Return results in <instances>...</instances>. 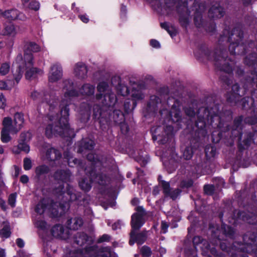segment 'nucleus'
Wrapping results in <instances>:
<instances>
[{
  "label": "nucleus",
  "instance_id": "obj_1",
  "mask_svg": "<svg viewBox=\"0 0 257 257\" xmlns=\"http://www.w3.org/2000/svg\"><path fill=\"white\" fill-rule=\"evenodd\" d=\"M205 101L206 106L198 109L196 121L200 118V120L205 122L203 127L206 134L207 125L215 129L211 133V140L213 143L217 144L223 138V134L230 131L229 123L232 119L233 113L230 109H223L222 104L215 100L214 96L205 97Z\"/></svg>",
  "mask_w": 257,
  "mask_h": 257
},
{
  "label": "nucleus",
  "instance_id": "obj_2",
  "mask_svg": "<svg viewBox=\"0 0 257 257\" xmlns=\"http://www.w3.org/2000/svg\"><path fill=\"white\" fill-rule=\"evenodd\" d=\"M198 52H195L198 59L202 57L214 62L216 69L227 74H231L233 70L235 62L228 57L226 49L223 46H218L213 50L209 49L205 44L198 46Z\"/></svg>",
  "mask_w": 257,
  "mask_h": 257
},
{
  "label": "nucleus",
  "instance_id": "obj_3",
  "mask_svg": "<svg viewBox=\"0 0 257 257\" xmlns=\"http://www.w3.org/2000/svg\"><path fill=\"white\" fill-rule=\"evenodd\" d=\"M251 199L257 205V192L251 195ZM234 221L241 220L248 224L254 225L257 229V214L249 212H245L238 209L233 210L232 214ZM243 248L246 249V253L257 250V232H247L242 237Z\"/></svg>",
  "mask_w": 257,
  "mask_h": 257
},
{
  "label": "nucleus",
  "instance_id": "obj_4",
  "mask_svg": "<svg viewBox=\"0 0 257 257\" xmlns=\"http://www.w3.org/2000/svg\"><path fill=\"white\" fill-rule=\"evenodd\" d=\"M69 104L68 101L63 100L60 103V116L54 126L53 124H48L45 128V135L50 139L53 135H58L62 137L74 138L75 136L74 130L70 128L69 120Z\"/></svg>",
  "mask_w": 257,
  "mask_h": 257
},
{
  "label": "nucleus",
  "instance_id": "obj_5",
  "mask_svg": "<svg viewBox=\"0 0 257 257\" xmlns=\"http://www.w3.org/2000/svg\"><path fill=\"white\" fill-rule=\"evenodd\" d=\"M200 120L199 118L198 121H195L196 129L190 139V146L185 148L183 154V158L186 161H189L185 166V169L188 172L197 171L200 166L199 162H195L194 160L190 161L193 157L194 150L199 147L201 144V141L204 140L206 135V131L203 127L205 126V122Z\"/></svg>",
  "mask_w": 257,
  "mask_h": 257
},
{
  "label": "nucleus",
  "instance_id": "obj_6",
  "mask_svg": "<svg viewBox=\"0 0 257 257\" xmlns=\"http://www.w3.org/2000/svg\"><path fill=\"white\" fill-rule=\"evenodd\" d=\"M226 37V40L229 42L228 50L232 55H244L247 54L250 50L254 46V42L249 40L247 43L242 42L243 39V31L240 25H237L231 30Z\"/></svg>",
  "mask_w": 257,
  "mask_h": 257
},
{
  "label": "nucleus",
  "instance_id": "obj_7",
  "mask_svg": "<svg viewBox=\"0 0 257 257\" xmlns=\"http://www.w3.org/2000/svg\"><path fill=\"white\" fill-rule=\"evenodd\" d=\"M152 132V139L154 141H157L159 145H165L169 141H171L174 137V127L171 125H167L166 126H158Z\"/></svg>",
  "mask_w": 257,
  "mask_h": 257
},
{
  "label": "nucleus",
  "instance_id": "obj_8",
  "mask_svg": "<svg viewBox=\"0 0 257 257\" xmlns=\"http://www.w3.org/2000/svg\"><path fill=\"white\" fill-rule=\"evenodd\" d=\"M244 63L245 65L251 66L253 68V70L251 71L249 75L245 76V87L246 88L253 87L255 85L257 90V60L256 55L253 54L252 55L246 57L244 59Z\"/></svg>",
  "mask_w": 257,
  "mask_h": 257
},
{
  "label": "nucleus",
  "instance_id": "obj_9",
  "mask_svg": "<svg viewBox=\"0 0 257 257\" xmlns=\"http://www.w3.org/2000/svg\"><path fill=\"white\" fill-rule=\"evenodd\" d=\"M234 137H238L237 146L239 153H243L245 150H247L252 144L254 143V133L245 131L240 132L234 135Z\"/></svg>",
  "mask_w": 257,
  "mask_h": 257
},
{
  "label": "nucleus",
  "instance_id": "obj_10",
  "mask_svg": "<svg viewBox=\"0 0 257 257\" xmlns=\"http://www.w3.org/2000/svg\"><path fill=\"white\" fill-rule=\"evenodd\" d=\"M217 239L219 241L220 249L225 251L230 257H238V252L247 250L246 248H243V243L241 241H234L230 244L226 240L221 241L219 236Z\"/></svg>",
  "mask_w": 257,
  "mask_h": 257
},
{
  "label": "nucleus",
  "instance_id": "obj_11",
  "mask_svg": "<svg viewBox=\"0 0 257 257\" xmlns=\"http://www.w3.org/2000/svg\"><path fill=\"white\" fill-rule=\"evenodd\" d=\"M110 112L102 105L94 104L93 106L92 119L95 122H98L101 128L107 124L110 118Z\"/></svg>",
  "mask_w": 257,
  "mask_h": 257
},
{
  "label": "nucleus",
  "instance_id": "obj_12",
  "mask_svg": "<svg viewBox=\"0 0 257 257\" xmlns=\"http://www.w3.org/2000/svg\"><path fill=\"white\" fill-rule=\"evenodd\" d=\"M243 89L241 88L238 83L232 85L231 90L226 94V97L227 102L241 106L240 104L241 100L239 99L244 94V92L250 88V87L246 88L245 87V77L243 79Z\"/></svg>",
  "mask_w": 257,
  "mask_h": 257
},
{
  "label": "nucleus",
  "instance_id": "obj_13",
  "mask_svg": "<svg viewBox=\"0 0 257 257\" xmlns=\"http://www.w3.org/2000/svg\"><path fill=\"white\" fill-rule=\"evenodd\" d=\"M136 212L131 216V230H140L145 223L144 216L146 215V211L142 206H138L135 208Z\"/></svg>",
  "mask_w": 257,
  "mask_h": 257
},
{
  "label": "nucleus",
  "instance_id": "obj_14",
  "mask_svg": "<svg viewBox=\"0 0 257 257\" xmlns=\"http://www.w3.org/2000/svg\"><path fill=\"white\" fill-rule=\"evenodd\" d=\"M251 97L242 98L240 101L241 108L243 110H249L250 113L254 109H257V90H251Z\"/></svg>",
  "mask_w": 257,
  "mask_h": 257
},
{
  "label": "nucleus",
  "instance_id": "obj_15",
  "mask_svg": "<svg viewBox=\"0 0 257 257\" xmlns=\"http://www.w3.org/2000/svg\"><path fill=\"white\" fill-rule=\"evenodd\" d=\"M86 173L89 176L91 177L93 182H95L101 186H105L109 181V177L101 172H97L96 169H86Z\"/></svg>",
  "mask_w": 257,
  "mask_h": 257
},
{
  "label": "nucleus",
  "instance_id": "obj_16",
  "mask_svg": "<svg viewBox=\"0 0 257 257\" xmlns=\"http://www.w3.org/2000/svg\"><path fill=\"white\" fill-rule=\"evenodd\" d=\"M139 230H131L130 233L129 244L133 245L135 243L138 245H142L147 239V234L145 230L138 232Z\"/></svg>",
  "mask_w": 257,
  "mask_h": 257
},
{
  "label": "nucleus",
  "instance_id": "obj_17",
  "mask_svg": "<svg viewBox=\"0 0 257 257\" xmlns=\"http://www.w3.org/2000/svg\"><path fill=\"white\" fill-rule=\"evenodd\" d=\"M117 102V97L115 93L111 91H108L103 94L102 100V105L110 112L113 107Z\"/></svg>",
  "mask_w": 257,
  "mask_h": 257
},
{
  "label": "nucleus",
  "instance_id": "obj_18",
  "mask_svg": "<svg viewBox=\"0 0 257 257\" xmlns=\"http://www.w3.org/2000/svg\"><path fill=\"white\" fill-rule=\"evenodd\" d=\"M3 16L9 21L20 20L25 21L27 18L22 12L16 9H11L5 11L2 13Z\"/></svg>",
  "mask_w": 257,
  "mask_h": 257
},
{
  "label": "nucleus",
  "instance_id": "obj_19",
  "mask_svg": "<svg viewBox=\"0 0 257 257\" xmlns=\"http://www.w3.org/2000/svg\"><path fill=\"white\" fill-rule=\"evenodd\" d=\"M74 242L80 246L93 243L92 237L84 232H77L73 236Z\"/></svg>",
  "mask_w": 257,
  "mask_h": 257
},
{
  "label": "nucleus",
  "instance_id": "obj_20",
  "mask_svg": "<svg viewBox=\"0 0 257 257\" xmlns=\"http://www.w3.org/2000/svg\"><path fill=\"white\" fill-rule=\"evenodd\" d=\"M223 215L224 214L222 211L220 212L218 214V218L221 222V228L226 237L233 239L235 238V230L233 227L227 225L223 222Z\"/></svg>",
  "mask_w": 257,
  "mask_h": 257
},
{
  "label": "nucleus",
  "instance_id": "obj_21",
  "mask_svg": "<svg viewBox=\"0 0 257 257\" xmlns=\"http://www.w3.org/2000/svg\"><path fill=\"white\" fill-rule=\"evenodd\" d=\"M95 145L93 140L89 138L82 139L78 145V152L83 153L88 151H92Z\"/></svg>",
  "mask_w": 257,
  "mask_h": 257
},
{
  "label": "nucleus",
  "instance_id": "obj_22",
  "mask_svg": "<svg viewBox=\"0 0 257 257\" xmlns=\"http://www.w3.org/2000/svg\"><path fill=\"white\" fill-rule=\"evenodd\" d=\"M71 172L68 169H58L53 174V178L55 180L60 181L63 183H67L70 180Z\"/></svg>",
  "mask_w": 257,
  "mask_h": 257
},
{
  "label": "nucleus",
  "instance_id": "obj_23",
  "mask_svg": "<svg viewBox=\"0 0 257 257\" xmlns=\"http://www.w3.org/2000/svg\"><path fill=\"white\" fill-rule=\"evenodd\" d=\"M51 74L49 76V81L55 82L60 79L62 76V68L61 65L56 64L51 67Z\"/></svg>",
  "mask_w": 257,
  "mask_h": 257
},
{
  "label": "nucleus",
  "instance_id": "obj_24",
  "mask_svg": "<svg viewBox=\"0 0 257 257\" xmlns=\"http://www.w3.org/2000/svg\"><path fill=\"white\" fill-rule=\"evenodd\" d=\"M50 168L45 164L38 165L35 169V178L38 181H41L43 178L46 177L47 175L50 173Z\"/></svg>",
  "mask_w": 257,
  "mask_h": 257
},
{
  "label": "nucleus",
  "instance_id": "obj_25",
  "mask_svg": "<svg viewBox=\"0 0 257 257\" xmlns=\"http://www.w3.org/2000/svg\"><path fill=\"white\" fill-rule=\"evenodd\" d=\"M245 118L243 116L241 115L235 117L232 125H230V131H231V134L232 136L238 133V131L241 132L242 130V123L243 121Z\"/></svg>",
  "mask_w": 257,
  "mask_h": 257
},
{
  "label": "nucleus",
  "instance_id": "obj_26",
  "mask_svg": "<svg viewBox=\"0 0 257 257\" xmlns=\"http://www.w3.org/2000/svg\"><path fill=\"white\" fill-rule=\"evenodd\" d=\"M224 14V8L219 5L212 6L208 11V16L212 19H220L223 17Z\"/></svg>",
  "mask_w": 257,
  "mask_h": 257
},
{
  "label": "nucleus",
  "instance_id": "obj_27",
  "mask_svg": "<svg viewBox=\"0 0 257 257\" xmlns=\"http://www.w3.org/2000/svg\"><path fill=\"white\" fill-rule=\"evenodd\" d=\"M81 109L80 120L82 122L87 123L90 118V106L86 102H82L80 105Z\"/></svg>",
  "mask_w": 257,
  "mask_h": 257
},
{
  "label": "nucleus",
  "instance_id": "obj_28",
  "mask_svg": "<svg viewBox=\"0 0 257 257\" xmlns=\"http://www.w3.org/2000/svg\"><path fill=\"white\" fill-rule=\"evenodd\" d=\"M59 202L50 200L48 204V210L53 217H59L63 215V212H60L59 208Z\"/></svg>",
  "mask_w": 257,
  "mask_h": 257
},
{
  "label": "nucleus",
  "instance_id": "obj_29",
  "mask_svg": "<svg viewBox=\"0 0 257 257\" xmlns=\"http://www.w3.org/2000/svg\"><path fill=\"white\" fill-rule=\"evenodd\" d=\"M83 224V220L82 218L77 217L71 218L66 222L67 227L70 230H76L78 229Z\"/></svg>",
  "mask_w": 257,
  "mask_h": 257
},
{
  "label": "nucleus",
  "instance_id": "obj_30",
  "mask_svg": "<svg viewBox=\"0 0 257 257\" xmlns=\"http://www.w3.org/2000/svg\"><path fill=\"white\" fill-rule=\"evenodd\" d=\"M169 122H179L181 120L180 107H178L174 109L170 110L168 112V116L166 118Z\"/></svg>",
  "mask_w": 257,
  "mask_h": 257
},
{
  "label": "nucleus",
  "instance_id": "obj_31",
  "mask_svg": "<svg viewBox=\"0 0 257 257\" xmlns=\"http://www.w3.org/2000/svg\"><path fill=\"white\" fill-rule=\"evenodd\" d=\"M46 157L49 162H54L61 158L62 154L58 150L51 147L47 150Z\"/></svg>",
  "mask_w": 257,
  "mask_h": 257
},
{
  "label": "nucleus",
  "instance_id": "obj_32",
  "mask_svg": "<svg viewBox=\"0 0 257 257\" xmlns=\"http://www.w3.org/2000/svg\"><path fill=\"white\" fill-rule=\"evenodd\" d=\"M14 121L16 127L14 128L15 132H19L23 127L25 122L24 115L22 112H17L14 116Z\"/></svg>",
  "mask_w": 257,
  "mask_h": 257
},
{
  "label": "nucleus",
  "instance_id": "obj_33",
  "mask_svg": "<svg viewBox=\"0 0 257 257\" xmlns=\"http://www.w3.org/2000/svg\"><path fill=\"white\" fill-rule=\"evenodd\" d=\"M193 20L194 24L197 28H204L205 21L203 19V12L200 10V8H197L195 9Z\"/></svg>",
  "mask_w": 257,
  "mask_h": 257
},
{
  "label": "nucleus",
  "instance_id": "obj_34",
  "mask_svg": "<svg viewBox=\"0 0 257 257\" xmlns=\"http://www.w3.org/2000/svg\"><path fill=\"white\" fill-rule=\"evenodd\" d=\"M87 68L82 63H78L74 68L75 75L80 79H84L87 76Z\"/></svg>",
  "mask_w": 257,
  "mask_h": 257
},
{
  "label": "nucleus",
  "instance_id": "obj_35",
  "mask_svg": "<svg viewBox=\"0 0 257 257\" xmlns=\"http://www.w3.org/2000/svg\"><path fill=\"white\" fill-rule=\"evenodd\" d=\"M87 160L91 163L90 167H87L85 170L87 168L89 170L96 169L98 166L101 165V162L98 158L97 156L93 153H88L86 156Z\"/></svg>",
  "mask_w": 257,
  "mask_h": 257
},
{
  "label": "nucleus",
  "instance_id": "obj_36",
  "mask_svg": "<svg viewBox=\"0 0 257 257\" xmlns=\"http://www.w3.org/2000/svg\"><path fill=\"white\" fill-rule=\"evenodd\" d=\"M92 183L93 181L90 176H89V178L85 177L79 182V186L82 190L88 192L91 189Z\"/></svg>",
  "mask_w": 257,
  "mask_h": 257
},
{
  "label": "nucleus",
  "instance_id": "obj_37",
  "mask_svg": "<svg viewBox=\"0 0 257 257\" xmlns=\"http://www.w3.org/2000/svg\"><path fill=\"white\" fill-rule=\"evenodd\" d=\"M31 68H27L25 73V77L28 80H31L35 78L38 74H42L43 70L37 67H31Z\"/></svg>",
  "mask_w": 257,
  "mask_h": 257
},
{
  "label": "nucleus",
  "instance_id": "obj_38",
  "mask_svg": "<svg viewBox=\"0 0 257 257\" xmlns=\"http://www.w3.org/2000/svg\"><path fill=\"white\" fill-rule=\"evenodd\" d=\"M2 125L3 126L2 129L11 131V134L15 135L18 133V132H15V131L14 130V128H15L16 127L15 124H13V120L11 117H4L3 120Z\"/></svg>",
  "mask_w": 257,
  "mask_h": 257
},
{
  "label": "nucleus",
  "instance_id": "obj_39",
  "mask_svg": "<svg viewBox=\"0 0 257 257\" xmlns=\"http://www.w3.org/2000/svg\"><path fill=\"white\" fill-rule=\"evenodd\" d=\"M112 115V119L115 124L124 121L125 117L123 112L119 109H114L110 115Z\"/></svg>",
  "mask_w": 257,
  "mask_h": 257
},
{
  "label": "nucleus",
  "instance_id": "obj_40",
  "mask_svg": "<svg viewBox=\"0 0 257 257\" xmlns=\"http://www.w3.org/2000/svg\"><path fill=\"white\" fill-rule=\"evenodd\" d=\"M49 202L44 199L40 200L35 207V211L38 214L42 215L48 208Z\"/></svg>",
  "mask_w": 257,
  "mask_h": 257
},
{
  "label": "nucleus",
  "instance_id": "obj_41",
  "mask_svg": "<svg viewBox=\"0 0 257 257\" xmlns=\"http://www.w3.org/2000/svg\"><path fill=\"white\" fill-rule=\"evenodd\" d=\"M166 103L168 108L170 110L174 109V108L178 107H181L182 105V102L179 99L172 96L167 97Z\"/></svg>",
  "mask_w": 257,
  "mask_h": 257
},
{
  "label": "nucleus",
  "instance_id": "obj_42",
  "mask_svg": "<svg viewBox=\"0 0 257 257\" xmlns=\"http://www.w3.org/2000/svg\"><path fill=\"white\" fill-rule=\"evenodd\" d=\"M64 231V228L62 225L57 224L52 227L51 233L52 235L54 237H62Z\"/></svg>",
  "mask_w": 257,
  "mask_h": 257
},
{
  "label": "nucleus",
  "instance_id": "obj_43",
  "mask_svg": "<svg viewBox=\"0 0 257 257\" xmlns=\"http://www.w3.org/2000/svg\"><path fill=\"white\" fill-rule=\"evenodd\" d=\"M137 102L134 99H126L123 104V108L124 112L128 114L132 110L134 109L136 107Z\"/></svg>",
  "mask_w": 257,
  "mask_h": 257
},
{
  "label": "nucleus",
  "instance_id": "obj_44",
  "mask_svg": "<svg viewBox=\"0 0 257 257\" xmlns=\"http://www.w3.org/2000/svg\"><path fill=\"white\" fill-rule=\"evenodd\" d=\"M95 87L93 85L90 84H83L80 89L82 95L87 96L93 95L94 93Z\"/></svg>",
  "mask_w": 257,
  "mask_h": 257
},
{
  "label": "nucleus",
  "instance_id": "obj_45",
  "mask_svg": "<svg viewBox=\"0 0 257 257\" xmlns=\"http://www.w3.org/2000/svg\"><path fill=\"white\" fill-rule=\"evenodd\" d=\"M160 26L162 29L165 30L168 32L171 38H173L177 35V31L175 27L173 26H170L168 22H165L161 23Z\"/></svg>",
  "mask_w": 257,
  "mask_h": 257
},
{
  "label": "nucleus",
  "instance_id": "obj_46",
  "mask_svg": "<svg viewBox=\"0 0 257 257\" xmlns=\"http://www.w3.org/2000/svg\"><path fill=\"white\" fill-rule=\"evenodd\" d=\"M204 151L206 159L207 160H209L211 158H213L215 157L216 154V148L214 146L211 144H209L205 146Z\"/></svg>",
  "mask_w": 257,
  "mask_h": 257
},
{
  "label": "nucleus",
  "instance_id": "obj_47",
  "mask_svg": "<svg viewBox=\"0 0 257 257\" xmlns=\"http://www.w3.org/2000/svg\"><path fill=\"white\" fill-rule=\"evenodd\" d=\"M192 242L195 247H196V246L198 245L199 244H203V246L202 247V248H204V249H208L210 247V244L205 239H203L199 236H194L193 238Z\"/></svg>",
  "mask_w": 257,
  "mask_h": 257
},
{
  "label": "nucleus",
  "instance_id": "obj_48",
  "mask_svg": "<svg viewBox=\"0 0 257 257\" xmlns=\"http://www.w3.org/2000/svg\"><path fill=\"white\" fill-rule=\"evenodd\" d=\"M24 59L25 67L26 69L30 68L33 66L34 57L32 53H29L25 51L24 54Z\"/></svg>",
  "mask_w": 257,
  "mask_h": 257
},
{
  "label": "nucleus",
  "instance_id": "obj_49",
  "mask_svg": "<svg viewBox=\"0 0 257 257\" xmlns=\"http://www.w3.org/2000/svg\"><path fill=\"white\" fill-rule=\"evenodd\" d=\"M26 50L25 51L29 53L32 52H38L40 51V47L35 42H29L27 43L26 45Z\"/></svg>",
  "mask_w": 257,
  "mask_h": 257
},
{
  "label": "nucleus",
  "instance_id": "obj_50",
  "mask_svg": "<svg viewBox=\"0 0 257 257\" xmlns=\"http://www.w3.org/2000/svg\"><path fill=\"white\" fill-rule=\"evenodd\" d=\"M24 70V67L20 65H18L16 67V73H14V71L12 70V72L13 73V75L15 78V80L17 82V83H19L20 80H21L23 73Z\"/></svg>",
  "mask_w": 257,
  "mask_h": 257
},
{
  "label": "nucleus",
  "instance_id": "obj_51",
  "mask_svg": "<svg viewBox=\"0 0 257 257\" xmlns=\"http://www.w3.org/2000/svg\"><path fill=\"white\" fill-rule=\"evenodd\" d=\"M10 133L11 134V131L10 130L2 129L1 139L3 143H8L11 140L12 138L10 136Z\"/></svg>",
  "mask_w": 257,
  "mask_h": 257
},
{
  "label": "nucleus",
  "instance_id": "obj_52",
  "mask_svg": "<svg viewBox=\"0 0 257 257\" xmlns=\"http://www.w3.org/2000/svg\"><path fill=\"white\" fill-rule=\"evenodd\" d=\"M97 257H111V251L109 246L100 248Z\"/></svg>",
  "mask_w": 257,
  "mask_h": 257
},
{
  "label": "nucleus",
  "instance_id": "obj_53",
  "mask_svg": "<svg viewBox=\"0 0 257 257\" xmlns=\"http://www.w3.org/2000/svg\"><path fill=\"white\" fill-rule=\"evenodd\" d=\"M117 93L122 96H126L130 93V90L128 86L123 84H121L116 89Z\"/></svg>",
  "mask_w": 257,
  "mask_h": 257
},
{
  "label": "nucleus",
  "instance_id": "obj_54",
  "mask_svg": "<svg viewBox=\"0 0 257 257\" xmlns=\"http://www.w3.org/2000/svg\"><path fill=\"white\" fill-rule=\"evenodd\" d=\"M140 253L142 257H151L152 254V251L149 246L145 245L141 248Z\"/></svg>",
  "mask_w": 257,
  "mask_h": 257
},
{
  "label": "nucleus",
  "instance_id": "obj_55",
  "mask_svg": "<svg viewBox=\"0 0 257 257\" xmlns=\"http://www.w3.org/2000/svg\"><path fill=\"white\" fill-rule=\"evenodd\" d=\"M179 22L182 28L186 30L187 29V27L189 24V20L188 17L180 15L179 18Z\"/></svg>",
  "mask_w": 257,
  "mask_h": 257
},
{
  "label": "nucleus",
  "instance_id": "obj_56",
  "mask_svg": "<svg viewBox=\"0 0 257 257\" xmlns=\"http://www.w3.org/2000/svg\"><path fill=\"white\" fill-rule=\"evenodd\" d=\"M205 29L206 32L214 33L216 30V24L214 22H210L206 24H204Z\"/></svg>",
  "mask_w": 257,
  "mask_h": 257
},
{
  "label": "nucleus",
  "instance_id": "obj_57",
  "mask_svg": "<svg viewBox=\"0 0 257 257\" xmlns=\"http://www.w3.org/2000/svg\"><path fill=\"white\" fill-rule=\"evenodd\" d=\"M65 193H66L69 196V200L70 201H74L78 199L76 195L72 192V189L71 188L70 185L68 184H67Z\"/></svg>",
  "mask_w": 257,
  "mask_h": 257
},
{
  "label": "nucleus",
  "instance_id": "obj_58",
  "mask_svg": "<svg viewBox=\"0 0 257 257\" xmlns=\"http://www.w3.org/2000/svg\"><path fill=\"white\" fill-rule=\"evenodd\" d=\"M68 165L70 167H74L80 166L81 164V160L77 158H69L67 160Z\"/></svg>",
  "mask_w": 257,
  "mask_h": 257
},
{
  "label": "nucleus",
  "instance_id": "obj_59",
  "mask_svg": "<svg viewBox=\"0 0 257 257\" xmlns=\"http://www.w3.org/2000/svg\"><path fill=\"white\" fill-rule=\"evenodd\" d=\"M161 185L163 188V193L165 196H167V194H169V191L171 190L170 183L164 180H161Z\"/></svg>",
  "mask_w": 257,
  "mask_h": 257
},
{
  "label": "nucleus",
  "instance_id": "obj_60",
  "mask_svg": "<svg viewBox=\"0 0 257 257\" xmlns=\"http://www.w3.org/2000/svg\"><path fill=\"white\" fill-rule=\"evenodd\" d=\"M64 95L65 97H77L79 95V92L74 87L71 89L66 90Z\"/></svg>",
  "mask_w": 257,
  "mask_h": 257
},
{
  "label": "nucleus",
  "instance_id": "obj_61",
  "mask_svg": "<svg viewBox=\"0 0 257 257\" xmlns=\"http://www.w3.org/2000/svg\"><path fill=\"white\" fill-rule=\"evenodd\" d=\"M111 82L112 85L114 86L116 89L122 84L120 77L116 75L112 77Z\"/></svg>",
  "mask_w": 257,
  "mask_h": 257
},
{
  "label": "nucleus",
  "instance_id": "obj_62",
  "mask_svg": "<svg viewBox=\"0 0 257 257\" xmlns=\"http://www.w3.org/2000/svg\"><path fill=\"white\" fill-rule=\"evenodd\" d=\"M194 182L192 179L186 180H182L180 182V187L182 189H188L191 188L193 185Z\"/></svg>",
  "mask_w": 257,
  "mask_h": 257
},
{
  "label": "nucleus",
  "instance_id": "obj_63",
  "mask_svg": "<svg viewBox=\"0 0 257 257\" xmlns=\"http://www.w3.org/2000/svg\"><path fill=\"white\" fill-rule=\"evenodd\" d=\"M208 252V251H210L211 254L213 255H214L215 257H225V255L224 253H222L221 252H219L216 248L214 247H212L210 248V246L209 247V249H205Z\"/></svg>",
  "mask_w": 257,
  "mask_h": 257
},
{
  "label": "nucleus",
  "instance_id": "obj_64",
  "mask_svg": "<svg viewBox=\"0 0 257 257\" xmlns=\"http://www.w3.org/2000/svg\"><path fill=\"white\" fill-rule=\"evenodd\" d=\"M10 66L8 63H3L0 67V74L2 75H6L10 71Z\"/></svg>",
  "mask_w": 257,
  "mask_h": 257
}]
</instances>
